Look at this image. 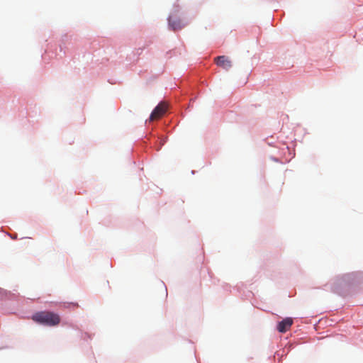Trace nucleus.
<instances>
[{
	"instance_id": "obj_1",
	"label": "nucleus",
	"mask_w": 363,
	"mask_h": 363,
	"mask_svg": "<svg viewBox=\"0 0 363 363\" xmlns=\"http://www.w3.org/2000/svg\"><path fill=\"white\" fill-rule=\"evenodd\" d=\"M32 318L35 322L48 326H55L60 322L59 315L50 311L36 313L33 315Z\"/></svg>"
},
{
	"instance_id": "obj_2",
	"label": "nucleus",
	"mask_w": 363,
	"mask_h": 363,
	"mask_svg": "<svg viewBox=\"0 0 363 363\" xmlns=\"http://www.w3.org/2000/svg\"><path fill=\"white\" fill-rule=\"evenodd\" d=\"M167 106L165 103H160L152 111L150 116V121H153L159 119L167 111Z\"/></svg>"
},
{
	"instance_id": "obj_3",
	"label": "nucleus",
	"mask_w": 363,
	"mask_h": 363,
	"mask_svg": "<svg viewBox=\"0 0 363 363\" xmlns=\"http://www.w3.org/2000/svg\"><path fill=\"white\" fill-rule=\"evenodd\" d=\"M216 64L222 67L225 70H228L232 67V62L229 60V58L225 55L218 56L215 58Z\"/></svg>"
},
{
	"instance_id": "obj_4",
	"label": "nucleus",
	"mask_w": 363,
	"mask_h": 363,
	"mask_svg": "<svg viewBox=\"0 0 363 363\" xmlns=\"http://www.w3.org/2000/svg\"><path fill=\"white\" fill-rule=\"evenodd\" d=\"M293 325V320L291 318H286L280 321L277 325V330L280 333H286L289 330Z\"/></svg>"
},
{
	"instance_id": "obj_5",
	"label": "nucleus",
	"mask_w": 363,
	"mask_h": 363,
	"mask_svg": "<svg viewBox=\"0 0 363 363\" xmlns=\"http://www.w3.org/2000/svg\"><path fill=\"white\" fill-rule=\"evenodd\" d=\"M169 26L173 30H180L186 25L183 23L180 19H177L176 16H170L169 17Z\"/></svg>"
}]
</instances>
